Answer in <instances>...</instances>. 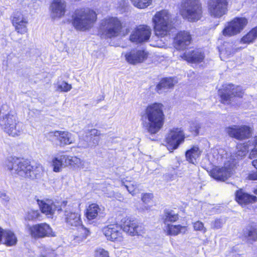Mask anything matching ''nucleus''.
Listing matches in <instances>:
<instances>
[{"label":"nucleus","instance_id":"nucleus-51","mask_svg":"<svg viewBox=\"0 0 257 257\" xmlns=\"http://www.w3.org/2000/svg\"><path fill=\"white\" fill-rule=\"evenodd\" d=\"M256 157H257V137L254 138V147L249 154V158L251 159Z\"/></svg>","mask_w":257,"mask_h":257},{"label":"nucleus","instance_id":"nucleus-12","mask_svg":"<svg viewBox=\"0 0 257 257\" xmlns=\"http://www.w3.org/2000/svg\"><path fill=\"white\" fill-rule=\"evenodd\" d=\"M151 34L152 29L150 26L140 25L132 31L130 36V40L137 44L142 43L148 41Z\"/></svg>","mask_w":257,"mask_h":257},{"label":"nucleus","instance_id":"nucleus-52","mask_svg":"<svg viewBox=\"0 0 257 257\" xmlns=\"http://www.w3.org/2000/svg\"><path fill=\"white\" fill-rule=\"evenodd\" d=\"M152 197V194H145L143 196L142 199L144 202L147 203L149 202V201L151 199Z\"/></svg>","mask_w":257,"mask_h":257},{"label":"nucleus","instance_id":"nucleus-39","mask_svg":"<svg viewBox=\"0 0 257 257\" xmlns=\"http://www.w3.org/2000/svg\"><path fill=\"white\" fill-rule=\"evenodd\" d=\"M257 38V27L253 28L241 39V42L244 44L252 43Z\"/></svg>","mask_w":257,"mask_h":257},{"label":"nucleus","instance_id":"nucleus-17","mask_svg":"<svg viewBox=\"0 0 257 257\" xmlns=\"http://www.w3.org/2000/svg\"><path fill=\"white\" fill-rule=\"evenodd\" d=\"M121 229V226L113 224L104 227L102 231L108 240L112 241H121L123 239Z\"/></svg>","mask_w":257,"mask_h":257},{"label":"nucleus","instance_id":"nucleus-58","mask_svg":"<svg viewBox=\"0 0 257 257\" xmlns=\"http://www.w3.org/2000/svg\"><path fill=\"white\" fill-rule=\"evenodd\" d=\"M151 45L154 46V47H160L159 44L157 43L156 44H151Z\"/></svg>","mask_w":257,"mask_h":257},{"label":"nucleus","instance_id":"nucleus-22","mask_svg":"<svg viewBox=\"0 0 257 257\" xmlns=\"http://www.w3.org/2000/svg\"><path fill=\"white\" fill-rule=\"evenodd\" d=\"M64 209V219L68 225L77 227L81 224L80 215L76 212L70 206H63Z\"/></svg>","mask_w":257,"mask_h":257},{"label":"nucleus","instance_id":"nucleus-60","mask_svg":"<svg viewBox=\"0 0 257 257\" xmlns=\"http://www.w3.org/2000/svg\"><path fill=\"white\" fill-rule=\"evenodd\" d=\"M254 194H256V195H257V189H255V190H254Z\"/></svg>","mask_w":257,"mask_h":257},{"label":"nucleus","instance_id":"nucleus-1","mask_svg":"<svg viewBox=\"0 0 257 257\" xmlns=\"http://www.w3.org/2000/svg\"><path fill=\"white\" fill-rule=\"evenodd\" d=\"M163 107V104L160 103L150 104L142 115V125L151 134L157 133L163 126L165 116Z\"/></svg>","mask_w":257,"mask_h":257},{"label":"nucleus","instance_id":"nucleus-44","mask_svg":"<svg viewBox=\"0 0 257 257\" xmlns=\"http://www.w3.org/2000/svg\"><path fill=\"white\" fill-rule=\"evenodd\" d=\"M40 216L38 210L30 209L25 214V219L29 221H33L38 218Z\"/></svg>","mask_w":257,"mask_h":257},{"label":"nucleus","instance_id":"nucleus-33","mask_svg":"<svg viewBox=\"0 0 257 257\" xmlns=\"http://www.w3.org/2000/svg\"><path fill=\"white\" fill-rule=\"evenodd\" d=\"M178 215L175 213L173 210H165L162 217L164 223L168 225L170 223L173 222L178 219Z\"/></svg>","mask_w":257,"mask_h":257},{"label":"nucleus","instance_id":"nucleus-19","mask_svg":"<svg viewBox=\"0 0 257 257\" xmlns=\"http://www.w3.org/2000/svg\"><path fill=\"white\" fill-rule=\"evenodd\" d=\"M38 202L42 212L48 217H51L56 210H62L63 206H65L67 204L66 201H63L60 206L59 205L55 204L51 200H38Z\"/></svg>","mask_w":257,"mask_h":257},{"label":"nucleus","instance_id":"nucleus-18","mask_svg":"<svg viewBox=\"0 0 257 257\" xmlns=\"http://www.w3.org/2000/svg\"><path fill=\"white\" fill-rule=\"evenodd\" d=\"M48 136L57 140L61 147L73 144L75 141L74 135L67 131L51 132L48 134Z\"/></svg>","mask_w":257,"mask_h":257},{"label":"nucleus","instance_id":"nucleus-13","mask_svg":"<svg viewBox=\"0 0 257 257\" xmlns=\"http://www.w3.org/2000/svg\"><path fill=\"white\" fill-rule=\"evenodd\" d=\"M28 230L31 236L35 238L56 236L50 226L46 223L30 226Z\"/></svg>","mask_w":257,"mask_h":257},{"label":"nucleus","instance_id":"nucleus-43","mask_svg":"<svg viewBox=\"0 0 257 257\" xmlns=\"http://www.w3.org/2000/svg\"><path fill=\"white\" fill-rule=\"evenodd\" d=\"M126 181H124V179H121V183L122 185L124 186L128 192L133 195H134L136 194V190L138 187V185L134 183H131V182H126Z\"/></svg>","mask_w":257,"mask_h":257},{"label":"nucleus","instance_id":"nucleus-47","mask_svg":"<svg viewBox=\"0 0 257 257\" xmlns=\"http://www.w3.org/2000/svg\"><path fill=\"white\" fill-rule=\"evenodd\" d=\"M193 227L195 230L200 231L203 233L206 232L207 231L206 228L204 226V224L200 221L195 222L193 223Z\"/></svg>","mask_w":257,"mask_h":257},{"label":"nucleus","instance_id":"nucleus-55","mask_svg":"<svg viewBox=\"0 0 257 257\" xmlns=\"http://www.w3.org/2000/svg\"><path fill=\"white\" fill-rule=\"evenodd\" d=\"M5 231V230L0 227V242L2 240V237H4Z\"/></svg>","mask_w":257,"mask_h":257},{"label":"nucleus","instance_id":"nucleus-53","mask_svg":"<svg viewBox=\"0 0 257 257\" xmlns=\"http://www.w3.org/2000/svg\"><path fill=\"white\" fill-rule=\"evenodd\" d=\"M247 178L250 180H257V171L255 172L249 173L248 175Z\"/></svg>","mask_w":257,"mask_h":257},{"label":"nucleus","instance_id":"nucleus-2","mask_svg":"<svg viewBox=\"0 0 257 257\" xmlns=\"http://www.w3.org/2000/svg\"><path fill=\"white\" fill-rule=\"evenodd\" d=\"M97 19L95 11L89 8H80L72 12L70 23L77 31L86 32L93 28Z\"/></svg>","mask_w":257,"mask_h":257},{"label":"nucleus","instance_id":"nucleus-14","mask_svg":"<svg viewBox=\"0 0 257 257\" xmlns=\"http://www.w3.org/2000/svg\"><path fill=\"white\" fill-rule=\"evenodd\" d=\"M120 225L123 231L131 236L141 235L145 232L143 225L128 218L122 219Z\"/></svg>","mask_w":257,"mask_h":257},{"label":"nucleus","instance_id":"nucleus-59","mask_svg":"<svg viewBox=\"0 0 257 257\" xmlns=\"http://www.w3.org/2000/svg\"><path fill=\"white\" fill-rule=\"evenodd\" d=\"M40 257H47V254H42Z\"/></svg>","mask_w":257,"mask_h":257},{"label":"nucleus","instance_id":"nucleus-36","mask_svg":"<svg viewBox=\"0 0 257 257\" xmlns=\"http://www.w3.org/2000/svg\"><path fill=\"white\" fill-rule=\"evenodd\" d=\"M237 50L238 49L235 48L232 44L225 43L223 45L221 51V54L226 57H230L231 56H232Z\"/></svg>","mask_w":257,"mask_h":257},{"label":"nucleus","instance_id":"nucleus-7","mask_svg":"<svg viewBox=\"0 0 257 257\" xmlns=\"http://www.w3.org/2000/svg\"><path fill=\"white\" fill-rule=\"evenodd\" d=\"M122 24L116 17H108L101 21L100 33L105 37L111 38L118 36Z\"/></svg>","mask_w":257,"mask_h":257},{"label":"nucleus","instance_id":"nucleus-32","mask_svg":"<svg viewBox=\"0 0 257 257\" xmlns=\"http://www.w3.org/2000/svg\"><path fill=\"white\" fill-rule=\"evenodd\" d=\"M244 236L248 242L251 243L257 239V228L254 226H247L244 231Z\"/></svg>","mask_w":257,"mask_h":257},{"label":"nucleus","instance_id":"nucleus-35","mask_svg":"<svg viewBox=\"0 0 257 257\" xmlns=\"http://www.w3.org/2000/svg\"><path fill=\"white\" fill-rule=\"evenodd\" d=\"M33 168L31 169L30 173L29 174V179H39L42 177L44 170L43 167L40 164L32 165Z\"/></svg>","mask_w":257,"mask_h":257},{"label":"nucleus","instance_id":"nucleus-29","mask_svg":"<svg viewBox=\"0 0 257 257\" xmlns=\"http://www.w3.org/2000/svg\"><path fill=\"white\" fill-rule=\"evenodd\" d=\"M201 151L197 146H193L190 150L186 152L185 156L187 161L195 164L196 160L199 157Z\"/></svg>","mask_w":257,"mask_h":257},{"label":"nucleus","instance_id":"nucleus-30","mask_svg":"<svg viewBox=\"0 0 257 257\" xmlns=\"http://www.w3.org/2000/svg\"><path fill=\"white\" fill-rule=\"evenodd\" d=\"M77 227V233L74 235V240L76 242L79 243L87 238L90 232L87 228L84 227L81 224Z\"/></svg>","mask_w":257,"mask_h":257},{"label":"nucleus","instance_id":"nucleus-4","mask_svg":"<svg viewBox=\"0 0 257 257\" xmlns=\"http://www.w3.org/2000/svg\"><path fill=\"white\" fill-rule=\"evenodd\" d=\"M155 35L164 37L169 34L172 27V15L166 10L157 12L152 18Z\"/></svg>","mask_w":257,"mask_h":257},{"label":"nucleus","instance_id":"nucleus-16","mask_svg":"<svg viewBox=\"0 0 257 257\" xmlns=\"http://www.w3.org/2000/svg\"><path fill=\"white\" fill-rule=\"evenodd\" d=\"M66 3L64 0H53L50 6V17L59 20L63 18L66 12Z\"/></svg>","mask_w":257,"mask_h":257},{"label":"nucleus","instance_id":"nucleus-48","mask_svg":"<svg viewBox=\"0 0 257 257\" xmlns=\"http://www.w3.org/2000/svg\"><path fill=\"white\" fill-rule=\"evenodd\" d=\"M71 88V85L64 81L58 85V90L63 92H67Z\"/></svg>","mask_w":257,"mask_h":257},{"label":"nucleus","instance_id":"nucleus-40","mask_svg":"<svg viewBox=\"0 0 257 257\" xmlns=\"http://www.w3.org/2000/svg\"><path fill=\"white\" fill-rule=\"evenodd\" d=\"M62 156L59 157H55L52 160V165L53 171L55 172H59L61 171L62 166L64 163V160H62Z\"/></svg>","mask_w":257,"mask_h":257},{"label":"nucleus","instance_id":"nucleus-23","mask_svg":"<svg viewBox=\"0 0 257 257\" xmlns=\"http://www.w3.org/2000/svg\"><path fill=\"white\" fill-rule=\"evenodd\" d=\"M126 61L131 64H137L145 61L148 53L143 50L133 49L125 54Z\"/></svg>","mask_w":257,"mask_h":257},{"label":"nucleus","instance_id":"nucleus-21","mask_svg":"<svg viewBox=\"0 0 257 257\" xmlns=\"http://www.w3.org/2000/svg\"><path fill=\"white\" fill-rule=\"evenodd\" d=\"M28 21L27 18L23 13L20 12L15 13L12 19V24L15 27V30L21 34H24L28 31L27 24Z\"/></svg>","mask_w":257,"mask_h":257},{"label":"nucleus","instance_id":"nucleus-9","mask_svg":"<svg viewBox=\"0 0 257 257\" xmlns=\"http://www.w3.org/2000/svg\"><path fill=\"white\" fill-rule=\"evenodd\" d=\"M219 93L221 102L225 104L230 103L234 97H242L243 93L240 86H235L231 84L223 85L222 90H220Z\"/></svg>","mask_w":257,"mask_h":257},{"label":"nucleus","instance_id":"nucleus-34","mask_svg":"<svg viewBox=\"0 0 257 257\" xmlns=\"http://www.w3.org/2000/svg\"><path fill=\"white\" fill-rule=\"evenodd\" d=\"M101 209L95 203L90 204L87 209L86 217L89 220L95 218L100 213Z\"/></svg>","mask_w":257,"mask_h":257},{"label":"nucleus","instance_id":"nucleus-27","mask_svg":"<svg viewBox=\"0 0 257 257\" xmlns=\"http://www.w3.org/2000/svg\"><path fill=\"white\" fill-rule=\"evenodd\" d=\"M236 200L241 205L252 203L257 201V197L238 190L236 193Z\"/></svg>","mask_w":257,"mask_h":257},{"label":"nucleus","instance_id":"nucleus-20","mask_svg":"<svg viewBox=\"0 0 257 257\" xmlns=\"http://www.w3.org/2000/svg\"><path fill=\"white\" fill-rule=\"evenodd\" d=\"M233 165L225 163L223 167H215L211 171V176L216 180L225 181L232 174Z\"/></svg>","mask_w":257,"mask_h":257},{"label":"nucleus","instance_id":"nucleus-24","mask_svg":"<svg viewBox=\"0 0 257 257\" xmlns=\"http://www.w3.org/2000/svg\"><path fill=\"white\" fill-rule=\"evenodd\" d=\"M191 41L189 33L186 31L179 32L174 39V47L179 50H183L188 46Z\"/></svg>","mask_w":257,"mask_h":257},{"label":"nucleus","instance_id":"nucleus-10","mask_svg":"<svg viewBox=\"0 0 257 257\" xmlns=\"http://www.w3.org/2000/svg\"><path fill=\"white\" fill-rule=\"evenodd\" d=\"M225 132L230 137L238 140H243L251 136V130L245 125H231L226 127Z\"/></svg>","mask_w":257,"mask_h":257},{"label":"nucleus","instance_id":"nucleus-54","mask_svg":"<svg viewBox=\"0 0 257 257\" xmlns=\"http://www.w3.org/2000/svg\"><path fill=\"white\" fill-rule=\"evenodd\" d=\"M2 199V200L5 202H8L10 200V197L9 196H8L6 193H4L3 194H2V197L1 198Z\"/></svg>","mask_w":257,"mask_h":257},{"label":"nucleus","instance_id":"nucleus-25","mask_svg":"<svg viewBox=\"0 0 257 257\" xmlns=\"http://www.w3.org/2000/svg\"><path fill=\"white\" fill-rule=\"evenodd\" d=\"M181 57L189 62L197 63L202 62L204 58V54L200 50H196L186 52Z\"/></svg>","mask_w":257,"mask_h":257},{"label":"nucleus","instance_id":"nucleus-3","mask_svg":"<svg viewBox=\"0 0 257 257\" xmlns=\"http://www.w3.org/2000/svg\"><path fill=\"white\" fill-rule=\"evenodd\" d=\"M0 126L9 136L17 137L22 134L23 125L17 120V116L9 110V107L4 104L0 108Z\"/></svg>","mask_w":257,"mask_h":257},{"label":"nucleus","instance_id":"nucleus-56","mask_svg":"<svg viewBox=\"0 0 257 257\" xmlns=\"http://www.w3.org/2000/svg\"><path fill=\"white\" fill-rule=\"evenodd\" d=\"M78 145L80 148H87L89 146L87 143H84V144H81V143H79Z\"/></svg>","mask_w":257,"mask_h":257},{"label":"nucleus","instance_id":"nucleus-5","mask_svg":"<svg viewBox=\"0 0 257 257\" xmlns=\"http://www.w3.org/2000/svg\"><path fill=\"white\" fill-rule=\"evenodd\" d=\"M181 16L190 22L199 20L202 16V8L200 0H182L180 5Z\"/></svg>","mask_w":257,"mask_h":257},{"label":"nucleus","instance_id":"nucleus-46","mask_svg":"<svg viewBox=\"0 0 257 257\" xmlns=\"http://www.w3.org/2000/svg\"><path fill=\"white\" fill-rule=\"evenodd\" d=\"M221 150H218L217 149H213L211 151V153L210 154V157H212V161L213 162H214L215 161H220L222 159V156L221 155L219 154V152Z\"/></svg>","mask_w":257,"mask_h":257},{"label":"nucleus","instance_id":"nucleus-6","mask_svg":"<svg viewBox=\"0 0 257 257\" xmlns=\"http://www.w3.org/2000/svg\"><path fill=\"white\" fill-rule=\"evenodd\" d=\"M6 166L12 173L16 174L25 178H29V174L33 168L28 160L19 158H10L6 161Z\"/></svg>","mask_w":257,"mask_h":257},{"label":"nucleus","instance_id":"nucleus-28","mask_svg":"<svg viewBox=\"0 0 257 257\" xmlns=\"http://www.w3.org/2000/svg\"><path fill=\"white\" fill-rule=\"evenodd\" d=\"M62 160H64V163L66 165L83 168L84 163L83 161L80 158L76 156L63 155Z\"/></svg>","mask_w":257,"mask_h":257},{"label":"nucleus","instance_id":"nucleus-61","mask_svg":"<svg viewBox=\"0 0 257 257\" xmlns=\"http://www.w3.org/2000/svg\"><path fill=\"white\" fill-rule=\"evenodd\" d=\"M4 194V193H3V192H0V198H1V197H2V194Z\"/></svg>","mask_w":257,"mask_h":257},{"label":"nucleus","instance_id":"nucleus-41","mask_svg":"<svg viewBox=\"0 0 257 257\" xmlns=\"http://www.w3.org/2000/svg\"><path fill=\"white\" fill-rule=\"evenodd\" d=\"M153 0H131L133 5L139 9H145L150 6Z\"/></svg>","mask_w":257,"mask_h":257},{"label":"nucleus","instance_id":"nucleus-11","mask_svg":"<svg viewBox=\"0 0 257 257\" xmlns=\"http://www.w3.org/2000/svg\"><path fill=\"white\" fill-rule=\"evenodd\" d=\"M227 0H208L207 6L210 16L220 18L227 12Z\"/></svg>","mask_w":257,"mask_h":257},{"label":"nucleus","instance_id":"nucleus-38","mask_svg":"<svg viewBox=\"0 0 257 257\" xmlns=\"http://www.w3.org/2000/svg\"><path fill=\"white\" fill-rule=\"evenodd\" d=\"M5 243L8 246L15 245L17 238L15 234L10 230H5L4 234Z\"/></svg>","mask_w":257,"mask_h":257},{"label":"nucleus","instance_id":"nucleus-49","mask_svg":"<svg viewBox=\"0 0 257 257\" xmlns=\"http://www.w3.org/2000/svg\"><path fill=\"white\" fill-rule=\"evenodd\" d=\"M95 257H109V254L107 251L99 248L95 250Z\"/></svg>","mask_w":257,"mask_h":257},{"label":"nucleus","instance_id":"nucleus-26","mask_svg":"<svg viewBox=\"0 0 257 257\" xmlns=\"http://www.w3.org/2000/svg\"><path fill=\"white\" fill-rule=\"evenodd\" d=\"M177 81L172 78H165L162 79L157 85L156 90L159 93H162L172 88Z\"/></svg>","mask_w":257,"mask_h":257},{"label":"nucleus","instance_id":"nucleus-45","mask_svg":"<svg viewBox=\"0 0 257 257\" xmlns=\"http://www.w3.org/2000/svg\"><path fill=\"white\" fill-rule=\"evenodd\" d=\"M200 127L201 124L198 121L194 120L190 122V130L195 135L198 134Z\"/></svg>","mask_w":257,"mask_h":257},{"label":"nucleus","instance_id":"nucleus-15","mask_svg":"<svg viewBox=\"0 0 257 257\" xmlns=\"http://www.w3.org/2000/svg\"><path fill=\"white\" fill-rule=\"evenodd\" d=\"M184 134L181 128H175L171 130L166 138L167 149L170 152L176 149L184 142Z\"/></svg>","mask_w":257,"mask_h":257},{"label":"nucleus","instance_id":"nucleus-42","mask_svg":"<svg viewBox=\"0 0 257 257\" xmlns=\"http://www.w3.org/2000/svg\"><path fill=\"white\" fill-rule=\"evenodd\" d=\"M237 151L236 152L235 156H233V159L239 160L241 159L243 157L245 156L247 152V147L242 145H239L237 147Z\"/></svg>","mask_w":257,"mask_h":257},{"label":"nucleus","instance_id":"nucleus-31","mask_svg":"<svg viewBox=\"0 0 257 257\" xmlns=\"http://www.w3.org/2000/svg\"><path fill=\"white\" fill-rule=\"evenodd\" d=\"M186 227L180 225L168 224L166 227V231L167 235L175 236L180 233H185Z\"/></svg>","mask_w":257,"mask_h":257},{"label":"nucleus","instance_id":"nucleus-50","mask_svg":"<svg viewBox=\"0 0 257 257\" xmlns=\"http://www.w3.org/2000/svg\"><path fill=\"white\" fill-rule=\"evenodd\" d=\"M223 223L220 219H217L211 222V228L214 229H218L222 227Z\"/></svg>","mask_w":257,"mask_h":257},{"label":"nucleus","instance_id":"nucleus-8","mask_svg":"<svg viewBox=\"0 0 257 257\" xmlns=\"http://www.w3.org/2000/svg\"><path fill=\"white\" fill-rule=\"evenodd\" d=\"M248 23L247 19L244 17H236L228 22L222 31L225 37H231L240 33Z\"/></svg>","mask_w":257,"mask_h":257},{"label":"nucleus","instance_id":"nucleus-57","mask_svg":"<svg viewBox=\"0 0 257 257\" xmlns=\"http://www.w3.org/2000/svg\"><path fill=\"white\" fill-rule=\"evenodd\" d=\"M252 164L257 169V159L253 160Z\"/></svg>","mask_w":257,"mask_h":257},{"label":"nucleus","instance_id":"nucleus-37","mask_svg":"<svg viewBox=\"0 0 257 257\" xmlns=\"http://www.w3.org/2000/svg\"><path fill=\"white\" fill-rule=\"evenodd\" d=\"M100 132L96 129H91L88 131L86 137L89 141L92 142V145H98L99 141Z\"/></svg>","mask_w":257,"mask_h":257}]
</instances>
